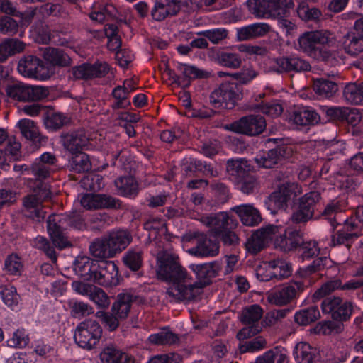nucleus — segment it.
Segmentation results:
<instances>
[{
	"mask_svg": "<svg viewBox=\"0 0 363 363\" xmlns=\"http://www.w3.org/2000/svg\"><path fill=\"white\" fill-rule=\"evenodd\" d=\"M157 263L158 279L171 284L166 291L170 301H191L202 293L205 282L192 281L191 276L179 263L178 255L172 250L159 252Z\"/></svg>",
	"mask_w": 363,
	"mask_h": 363,
	"instance_id": "f257e3e1",
	"label": "nucleus"
},
{
	"mask_svg": "<svg viewBox=\"0 0 363 363\" xmlns=\"http://www.w3.org/2000/svg\"><path fill=\"white\" fill-rule=\"evenodd\" d=\"M250 12L258 18L286 16L294 6L292 0H248Z\"/></svg>",
	"mask_w": 363,
	"mask_h": 363,
	"instance_id": "f03ea898",
	"label": "nucleus"
},
{
	"mask_svg": "<svg viewBox=\"0 0 363 363\" xmlns=\"http://www.w3.org/2000/svg\"><path fill=\"white\" fill-rule=\"evenodd\" d=\"M242 98V88L233 82L221 83L211 94L210 102L215 108L232 109Z\"/></svg>",
	"mask_w": 363,
	"mask_h": 363,
	"instance_id": "7ed1b4c3",
	"label": "nucleus"
},
{
	"mask_svg": "<svg viewBox=\"0 0 363 363\" xmlns=\"http://www.w3.org/2000/svg\"><path fill=\"white\" fill-rule=\"evenodd\" d=\"M101 336L102 328L99 323L89 318L77 325L74 333V340L79 347L91 350L97 346Z\"/></svg>",
	"mask_w": 363,
	"mask_h": 363,
	"instance_id": "20e7f679",
	"label": "nucleus"
},
{
	"mask_svg": "<svg viewBox=\"0 0 363 363\" xmlns=\"http://www.w3.org/2000/svg\"><path fill=\"white\" fill-rule=\"evenodd\" d=\"M307 286L302 279L293 280L269 292L267 299L272 305L284 306L296 299Z\"/></svg>",
	"mask_w": 363,
	"mask_h": 363,
	"instance_id": "39448f33",
	"label": "nucleus"
},
{
	"mask_svg": "<svg viewBox=\"0 0 363 363\" xmlns=\"http://www.w3.org/2000/svg\"><path fill=\"white\" fill-rule=\"evenodd\" d=\"M70 223L71 218L66 215H52L48 217V233L53 245L59 250L72 245L64 233Z\"/></svg>",
	"mask_w": 363,
	"mask_h": 363,
	"instance_id": "423d86ee",
	"label": "nucleus"
},
{
	"mask_svg": "<svg viewBox=\"0 0 363 363\" xmlns=\"http://www.w3.org/2000/svg\"><path fill=\"white\" fill-rule=\"evenodd\" d=\"M6 93L13 100L26 102L42 100L47 97L49 91L43 86L16 83L8 86Z\"/></svg>",
	"mask_w": 363,
	"mask_h": 363,
	"instance_id": "0eeeda50",
	"label": "nucleus"
},
{
	"mask_svg": "<svg viewBox=\"0 0 363 363\" xmlns=\"http://www.w3.org/2000/svg\"><path fill=\"white\" fill-rule=\"evenodd\" d=\"M302 192L301 186L296 183L286 182L279 186L269 198V204L277 210L284 209L288 202L296 198Z\"/></svg>",
	"mask_w": 363,
	"mask_h": 363,
	"instance_id": "6e6552de",
	"label": "nucleus"
},
{
	"mask_svg": "<svg viewBox=\"0 0 363 363\" xmlns=\"http://www.w3.org/2000/svg\"><path fill=\"white\" fill-rule=\"evenodd\" d=\"M265 128V119L257 115L242 117L240 120L225 126L227 130L247 135H259L264 130Z\"/></svg>",
	"mask_w": 363,
	"mask_h": 363,
	"instance_id": "1a4fd4ad",
	"label": "nucleus"
},
{
	"mask_svg": "<svg viewBox=\"0 0 363 363\" xmlns=\"http://www.w3.org/2000/svg\"><path fill=\"white\" fill-rule=\"evenodd\" d=\"M18 72L29 78L45 80L50 77L49 72L44 62L34 55L22 57L18 64Z\"/></svg>",
	"mask_w": 363,
	"mask_h": 363,
	"instance_id": "9d476101",
	"label": "nucleus"
},
{
	"mask_svg": "<svg viewBox=\"0 0 363 363\" xmlns=\"http://www.w3.org/2000/svg\"><path fill=\"white\" fill-rule=\"evenodd\" d=\"M323 313L330 314L333 320L345 321L352 313V304L344 301L340 297L333 296L325 298L321 303Z\"/></svg>",
	"mask_w": 363,
	"mask_h": 363,
	"instance_id": "9b49d317",
	"label": "nucleus"
},
{
	"mask_svg": "<svg viewBox=\"0 0 363 363\" xmlns=\"http://www.w3.org/2000/svg\"><path fill=\"white\" fill-rule=\"evenodd\" d=\"M320 199V194L318 191H311L306 194L299 200L298 208L295 211L291 220L294 223H303L311 220L314 214L317 203Z\"/></svg>",
	"mask_w": 363,
	"mask_h": 363,
	"instance_id": "f8f14e48",
	"label": "nucleus"
},
{
	"mask_svg": "<svg viewBox=\"0 0 363 363\" xmlns=\"http://www.w3.org/2000/svg\"><path fill=\"white\" fill-rule=\"evenodd\" d=\"M279 232V227L269 225L256 230L246 242V248L251 254L256 255L264 249L272 236Z\"/></svg>",
	"mask_w": 363,
	"mask_h": 363,
	"instance_id": "ddd939ff",
	"label": "nucleus"
},
{
	"mask_svg": "<svg viewBox=\"0 0 363 363\" xmlns=\"http://www.w3.org/2000/svg\"><path fill=\"white\" fill-rule=\"evenodd\" d=\"M269 273L263 274L264 269L259 267L257 269V277L260 281H267L272 278L279 279L289 277L291 274V265L283 259H274L267 263Z\"/></svg>",
	"mask_w": 363,
	"mask_h": 363,
	"instance_id": "4468645a",
	"label": "nucleus"
},
{
	"mask_svg": "<svg viewBox=\"0 0 363 363\" xmlns=\"http://www.w3.org/2000/svg\"><path fill=\"white\" fill-rule=\"evenodd\" d=\"M179 69L184 75V78L178 77L174 72L169 69L165 70V73L172 79V84H176L183 87L188 86L190 84V80L192 79H205L210 76L208 72L200 69L194 66L181 65Z\"/></svg>",
	"mask_w": 363,
	"mask_h": 363,
	"instance_id": "2eb2a0df",
	"label": "nucleus"
},
{
	"mask_svg": "<svg viewBox=\"0 0 363 363\" xmlns=\"http://www.w3.org/2000/svg\"><path fill=\"white\" fill-rule=\"evenodd\" d=\"M60 138L64 148L72 155L81 152L89 142L83 129L62 133Z\"/></svg>",
	"mask_w": 363,
	"mask_h": 363,
	"instance_id": "dca6fc26",
	"label": "nucleus"
},
{
	"mask_svg": "<svg viewBox=\"0 0 363 363\" xmlns=\"http://www.w3.org/2000/svg\"><path fill=\"white\" fill-rule=\"evenodd\" d=\"M299 49L309 57L317 61L328 62L333 57V52L329 50H317L313 47L311 31H306L298 39Z\"/></svg>",
	"mask_w": 363,
	"mask_h": 363,
	"instance_id": "f3484780",
	"label": "nucleus"
},
{
	"mask_svg": "<svg viewBox=\"0 0 363 363\" xmlns=\"http://www.w3.org/2000/svg\"><path fill=\"white\" fill-rule=\"evenodd\" d=\"M303 242V233L296 229L287 228L283 234L277 236L274 241L276 249L287 252L295 250Z\"/></svg>",
	"mask_w": 363,
	"mask_h": 363,
	"instance_id": "a211bd4d",
	"label": "nucleus"
},
{
	"mask_svg": "<svg viewBox=\"0 0 363 363\" xmlns=\"http://www.w3.org/2000/svg\"><path fill=\"white\" fill-rule=\"evenodd\" d=\"M110 70L109 65L105 62H97L93 65L83 64L75 67L72 74L76 79H89L104 77Z\"/></svg>",
	"mask_w": 363,
	"mask_h": 363,
	"instance_id": "6ab92c4d",
	"label": "nucleus"
},
{
	"mask_svg": "<svg viewBox=\"0 0 363 363\" xmlns=\"http://www.w3.org/2000/svg\"><path fill=\"white\" fill-rule=\"evenodd\" d=\"M180 9L179 0H155L151 10V16L155 21H162L169 16L177 15Z\"/></svg>",
	"mask_w": 363,
	"mask_h": 363,
	"instance_id": "aec40b11",
	"label": "nucleus"
},
{
	"mask_svg": "<svg viewBox=\"0 0 363 363\" xmlns=\"http://www.w3.org/2000/svg\"><path fill=\"white\" fill-rule=\"evenodd\" d=\"M275 69L278 72H298L310 70L311 65L306 60L297 55H291L276 59Z\"/></svg>",
	"mask_w": 363,
	"mask_h": 363,
	"instance_id": "412c9836",
	"label": "nucleus"
},
{
	"mask_svg": "<svg viewBox=\"0 0 363 363\" xmlns=\"http://www.w3.org/2000/svg\"><path fill=\"white\" fill-rule=\"evenodd\" d=\"M80 203L84 208L88 210L119 206V200L106 194H86L82 196Z\"/></svg>",
	"mask_w": 363,
	"mask_h": 363,
	"instance_id": "4be33fe9",
	"label": "nucleus"
},
{
	"mask_svg": "<svg viewBox=\"0 0 363 363\" xmlns=\"http://www.w3.org/2000/svg\"><path fill=\"white\" fill-rule=\"evenodd\" d=\"M196 245L190 250V252L199 257H214L219 253L218 243L212 241L204 233L195 235Z\"/></svg>",
	"mask_w": 363,
	"mask_h": 363,
	"instance_id": "5701e85b",
	"label": "nucleus"
},
{
	"mask_svg": "<svg viewBox=\"0 0 363 363\" xmlns=\"http://www.w3.org/2000/svg\"><path fill=\"white\" fill-rule=\"evenodd\" d=\"M17 125L22 135L35 145L39 147L46 143L47 137L40 133L39 128L33 121L23 118L18 122Z\"/></svg>",
	"mask_w": 363,
	"mask_h": 363,
	"instance_id": "b1692460",
	"label": "nucleus"
},
{
	"mask_svg": "<svg viewBox=\"0 0 363 363\" xmlns=\"http://www.w3.org/2000/svg\"><path fill=\"white\" fill-rule=\"evenodd\" d=\"M319 121V115L306 107L296 108L291 111L288 116L289 123L299 126L317 123Z\"/></svg>",
	"mask_w": 363,
	"mask_h": 363,
	"instance_id": "393cba45",
	"label": "nucleus"
},
{
	"mask_svg": "<svg viewBox=\"0 0 363 363\" xmlns=\"http://www.w3.org/2000/svg\"><path fill=\"white\" fill-rule=\"evenodd\" d=\"M189 267L199 279L198 281L194 282H205V286L210 284V279L217 276L221 269L220 264L216 262L205 264H192Z\"/></svg>",
	"mask_w": 363,
	"mask_h": 363,
	"instance_id": "a878e982",
	"label": "nucleus"
},
{
	"mask_svg": "<svg viewBox=\"0 0 363 363\" xmlns=\"http://www.w3.org/2000/svg\"><path fill=\"white\" fill-rule=\"evenodd\" d=\"M231 210L240 218L242 223L247 226L258 225L262 217L259 211L250 204H242L233 207Z\"/></svg>",
	"mask_w": 363,
	"mask_h": 363,
	"instance_id": "bb28decb",
	"label": "nucleus"
},
{
	"mask_svg": "<svg viewBox=\"0 0 363 363\" xmlns=\"http://www.w3.org/2000/svg\"><path fill=\"white\" fill-rule=\"evenodd\" d=\"M25 215L32 220L40 222L46 215L41 205V201L37 195H28L23 201Z\"/></svg>",
	"mask_w": 363,
	"mask_h": 363,
	"instance_id": "cd10ccee",
	"label": "nucleus"
},
{
	"mask_svg": "<svg viewBox=\"0 0 363 363\" xmlns=\"http://www.w3.org/2000/svg\"><path fill=\"white\" fill-rule=\"evenodd\" d=\"M99 358L102 363H135V362L134 357L112 345L104 347L99 354Z\"/></svg>",
	"mask_w": 363,
	"mask_h": 363,
	"instance_id": "c85d7f7f",
	"label": "nucleus"
},
{
	"mask_svg": "<svg viewBox=\"0 0 363 363\" xmlns=\"http://www.w3.org/2000/svg\"><path fill=\"white\" fill-rule=\"evenodd\" d=\"M293 354L297 363H320L316 350L306 342L298 343Z\"/></svg>",
	"mask_w": 363,
	"mask_h": 363,
	"instance_id": "c756f323",
	"label": "nucleus"
},
{
	"mask_svg": "<svg viewBox=\"0 0 363 363\" xmlns=\"http://www.w3.org/2000/svg\"><path fill=\"white\" fill-rule=\"evenodd\" d=\"M135 299L136 296L130 293H120L112 306L111 312L120 319H125L130 311L131 304Z\"/></svg>",
	"mask_w": 363,
	"mask_h": 363,
	"instance_id": "7c9ffc66",
	"label": "nucleus"
},
{
	"mask_svg": "<svg viewBox=\"0 0 363 363\" xmlns=\"http://www.w3.org/2000/svg\"><path fill=\"white\" fill-rule=\"evenodd\" d=\"M327 262L326 257H320L313 261V264L303 269H300L296 275L298 276L307 286L313 284L318 279V271L323 268Z\"/></svg>",
	"mask_w": 363,
	"mask_h": 363,
	"instance_id": "2f4dec72",
	"label": "nucleus"
},
{
	"mask_svg": "<svg viewBox=\"0 0 363 363\" xmlns=\"http://www.w3.org/2000/svg\"><path fill=\"white\" fill-rule=\"evenodd\" d=\"M114 184L118 194L122 196L135 198L139 192L138 183L132 176L120 177Z\"/></svg>",
	"mask_w": 363,
	"mask_h": 363,
	"instance_id": "473e14b6",
	"label": "nucleus"
},
{
	"mask_svg": "<svg viewBox=\"0 0 363 363\" xmlns=\"http://www.w3.org/2000/svg\"><path fill=\"white\" fill-rule=\"evenodd\" d=\"M342 48L347 54L356 56L363 52V37L351 30L342 37Z\"/></svg>",
	"mask_w": 363,
	"mask_h": 363,
	"instance_id": "72a5a7b5",
	"label": "nucleus"
},
{
	"mask_svg": "<svg viewBox=\"0 0 363 363\" xmlns=\"http://www.w3.org/2000/svg\"><path fill=\"white\" fill-rule=\"evenodd\" d=\"M284 153V148L278 147L257 155L255 161L260 167L272 168L283 159Z\"/></svg>",
	"mask_w": 363,
	"mask_h": 363,
	"instance_id": "f704fd0d",
	"label": "nucleus"
},
{
	"mask_svg": "<svg viewBox=\"0 0 363 363\" xmlns=\"http://www.w3.org/2000/svg\"><path fill=\"white\" fill-rule=\"evenodd\" d=\"M107 238L115 255L125 250L132 241L130 233L123 230L112 232Z\"/></svg>",
	"mask_w": 363,
	"mask_h": 363,
	"instance_id": "c9c22d12",
	"label": "nucleus"
},
{
	"mask_svg": "<svg viewBox=\"0 0 363 363\" xmlns=\"http://www.w3.org/2000/svg\"><path fill=\"white\" fill-rule=\"evenodd\" d=\"M237 225V220L230 217L226 212H220L215 214V220L211 231L216 237L228 229L235 228Z\"/></svg>",
	"mask_w": 363,
	"mask_h": 363,
	"instance_id": "e433bc0d",
	"label": "nucleus"
},
{
	"mask_svg": "<svg viewBox=\"0 0 363 363\" xmlns=\"http://www.w3.org/2000/svg\"><path fill=\"white\" fill-rule=\"evenodd\" d=\"M44 59L52 65L65 67L70 64L71 59L62 50L46 48L43 51Z\"/></svg>",
	"mask_w": 363,
	"mask_h": 363,
	"instance_id": "4c0bfd02",
	"label": "nucleus"
},
{
	"mask_svg": "<svg viewBox=\"0 0 363 363\" xmlns=\"http://www.w3.org/2000/svg\"><path fill=\"white\" fill-rule=\"evenodd\" d=\"M320 318V311L316 306H311L296 311L294 321L299 325H308Z\"/></svg>",
	"mask_w": 363,
	"mask_h": 363,
	"instance_id": "58836bf2",
	"label": "nucleus"
},
{
	"mask_svg": "<svg viewBox=\"0 0 363 363\" xmlns=\"http://www.w3.org/2000/svg\"><path fill=\"white\" fill-rule=\"evenodd\" d=\"M263 315V309L258 304L245 307L240 313V320L245 325H259Z\"/></svg>",
	"mask_w": 363,
	"mask_h": 363,
	"instance_id": "ea45409f",
	"label": "nucleus"
},
{
	"mask_svg": "<svg viewBox=\"0 0 363 363\" xmlns=\"http://www.w3.org/2000/svg\"><path fill=\"white\" fill-rule=\"evenodd\" d=\"M111 247V246L108 238H104L93 242L90 245L89 250L94 257L104 259L115 256Z\"/></svg>",
	"mask_w": 363,
	"mask_h": 363,
	"instance_id": "a19ab883",
	"label": "nucleus"
},
{
	"mask_svg": "<svg viewBox=\"0 0 363 363\" xmlns=\"http://www.w3.org/2000/svg\"><path fill=\"white\" fill-rule=\"evenodd\" d=\"M25 44L17 39H7L0 43V62H4L9 56L22 52Z\"/></svg>",
	"mask_w": 363,
	"mask_h": 363,
	"instance_id": "79ce46f5",
	"label": "nucleus"
},
{
	"mask_svg": "<svg viewBox=\"0 0 363 363\" xmlns=\"http://www.w3.org/2000/svg\"><path fill=\"white\" fill-rule=\"evenodd\" d=\"M313 47L318 50H328L326 47L333 45L335 42V35L328 30H316L311 31Z\"/></svg>",
	"mask_w": 363,
	"mask_h": 363,
	"instance_id": "37998d69",
	"label": "nucleus"
},
{
	"mask_svg": "<svg viewBox=\"0 0 363 363\" xmlns=\"http://www.w3.org/2000/svg\"><path fill=\"white\" fill-rule=\"evenodd\" d=\"M313 90L320 96L330 98L337 91L338 86L332 81L319 78L313 82Z\"/></svg>",
	"mask_w": 363,
	"mask_h": 363,
	"instance_id": "c03bdc74",
	"label": "nucleus"
},
{
	"mask_svg": "<svg viewBox=\"0 0 363 363\" xmlns=\"http://www.w3.org/2000/svg\"><path fill=\"white\" fill-rule=\"evenodd\" d=\"M343 95L350 104H360L363 101V82L347 84L344 89Z\"/></svg>",
	"mask_w": 363,
	"mask_h": 363,
	"instance_id": "a18cd8bd",
	"label": "nucleus"
},
{
	"mask_svg": "<svg viewBox=\"0 0 363 363\" xmlns=\"http://www.w3.org/2000/svg\"><path fill=\"white\" fill-rule=\"evenodd\" d=\"M297 14L304 21H318L322 17V12L316 7H311L305 2L301 1L296 9Z\"/></svg>",
	"mask_w": 363,
	"mask_h": 363,
	"instance_id": "49530a36",
	"label": "nucleus"
},
{
	"mask_svg": "<svg viewBox=\"0 0 363 363\" xmlns=\"http://www.w3.org/2000/svg\"><path fill=\"white\" fill-rule=\"evenodd\" d=\"M267 347V341L263 336H257L250 340L240 342L238 348L241 353L255 352Z\"/></svg>",
	"mask_w": 363,
	"mask_h": 363,
	"instance_id": "de8ad7c7",
	"label": "nucleus"
},
{
	"mask_svg": "<svg viewBox=\"0 0 363 363\" xmlns=\"http://www.w3.org/2000/svg\"><path fill=\"white\" fill-rule=\"evenodd\" d=\"M286 360L287 356L285 352L282 350L275 347L259 356L255 363H285Z\"/></svg>",
	"mask_w": 363,
	"mask_h": 363,
	"instance_id": "09e8293b",
	"label": "nucleus"
},
{
	"mask_svg": "<svg viewBox=\"0 0 363 363\" xmlns=\"http://www.w3.org/2000/svg\"><path fill=\"white\" fill-rule=\"evenodd\" d=\"M143 254L140 249H130L125 254L123 261L129 269L138 271L143 264Z\"/></svg>",
	"mask_w": 363,
	"mask_h": 363,
	"instance_id": "8fccbe9b",
	"label": "nucleus"
},
{
	"mask_svg": "<svg viewBox=\"0 0 363 363\" xmlns=\"http://www.w3.org/2000/svg\"><path fill=\"white\" fill-rule=\"evenodd\" d=\"M149 340L155 345H170L177 343L179 338L177 334L167 330H162L157 333L151 335L149 337Z\"/></svg>",
	"mask_w": 363,
	"mask_h": 363,
	"instance_id": "3c124183",
	"label": "nucleus"
},
{
	"mask_svg": "<svg viewBox=\"0 0 363 363\" xmlns=\"http://www.w3.org/2000/svg\"><path fill=\"white\" fill-rule=\"evenodd\" d=\"M69 118L60 113H49L44 119V124L46 128L52 130H58L69 123Z\"/></svg>",
	"mask_w": 363,
	"mask_h": 363,
	"instance_id": "603ef678",
	"label": "nucleus"
},
{
	"mask_svg": "<svg viewBox=\"0 0 363 363\" xmlns=\"http://www.w3.org/2000/svg\"><path fill=\"white\" fill-rule=\"evenodd\" d=\"M227 171L231 176L242 179L247 175V161L244 159L229 160L227 163Z\"/></svg>",
	"mask_w": 363,
	"mask_h": 363,
	"instance_id": "864d4df0",
	"label": "nucleus"
},
{
	"mask_svg": "<svg viewBox=\"0 0 363 363\" xmlns=\"http://www.w3.org/2000/svg\"><path fill=\"white\" fill-rule=\"evenodd\" d=\"M74 155L70 160V164L74 172L78 173L86 172L91 169V164L88 155L82 152Z\"/></svg>",
	"mask_w": 363,
	"mask_h": 363,
	"instance_id": "5fc2aeb1",
	"label": "nucleus"
},
{
	"mask_svg": "<svg viewBox=\"0 0 363 363\" xmlns=\"http://www.w3.org/2000/svg\"><path fill=\"white\" fill-rule=\"evenodd\" d=\"M128 95L129 94L121 86L115 87L112 91L115 101L111 108L113 110L128 108L130 105V101L128 99Z\"/></svg>",
	"mask_w": 363,
	"mask_h": 363,
	"instance_id": "6e6d98bb",
	"label": "nucleus"
},
{
	"mask_svg": "<svg viewBox=\"0 0 363 363\" xmlns=\"http://www.w3.org/2000/svg\"><path fill=\"white\" fill-rule=\"evenodd\" d=\"M94 264L95 261L89 259V257H81L77 259L74 264V269L80 277L84 278L85 280H87L92 272L91 270H93Z\"/></svg>",
	"mask_w": 363,
	"mask_h": 363,
	"instance_id": "4d7b16f0",
	"label": "nucleus"
},
{
	"mask_svg": "<svg viewBox=\"0 0 363 363\" xmlns=\"http://www.w3.org/2000/svg\"><path fill=\"white\" fill-rule=\"evenodd\" d=\"M99 269H101L104 277H106L108 284H113L117 281L118 274V267L113 261H102L99 264Z\"/></svg>",
	"mask_w": 363,
	"mask_h": 363,
	"instance_id": "13d9d810",
	"label": "nucleus"
},
{
	"mask_svg": "<svg viewBox=\"0 0 363 363\" xmlns=\"http://www.w3.org/2000/svg\"><path fill=\"white\" fill-rule=\"evenodd\" d=\"M217 62L222 66L232 69H238L242 64V60L238 54L225 52L218 55Z\"/></svg>",
	"mask_w": 363,
	"mask_h": 363,
	"instance_id": "bf43d9fd",
	"label": "nucleus"
},
{
	"mask_svg": "<svg viewBox=\"0 0 363 363\" xmlns=\"http://www.w3.org/2000/svg\"><path fill=\"white\" fill-rule=\"evenodd\" d=\"M342 281L340 279L330 280L324 283L319 289H318L313 294L314 299H320L327 295L331 294L336 289H341Z\"/></svg>",
	"mask_w": 363,
	"mask_h": 363,
	"instance_id": "052dcab7",
	"label": "nucleus"
},
{
	"mask_svg": "<svg viewBox=\"0 0 363 363\" xmlns=\"http://www.w3.org/2000/svg\"><path fill=\"white\" fill-rule=\"evenodd\" d=\"M23 268L20 257L14 254L9 255L4 262V269L9 274L19 275Z\"/></svg>",
	"mask_w": 363,
	"mask_h": 363,
	"instance_id": "680f3d73",
	"label": "nucleus"
},
{
	"mask_svg": "<svg viewBox=\"0 0 363 363\" xmlns=\"http://www.w3.org/2000/svg\"><path fill=\"white\" fill-rule=\"evenodd\" d=\"M29 342V337L25 329H17L13 336L7 340V344L11 347H23Z\"/></svg>",
	"mask_w": 363,
	"mask_h": 363,
	"instance_id": "e2e57ef3",
	"label": "nucleus"
},
{
	"mask_svg": "<svg viewBox=\"0 0 363 363\" xmlns=\"http://www.w3.org/2000/svg\"><path fill=\"white\" fill-rule=\"evenodd\" d=\"M35 245L38 249L43 250L53 263H56L57 257L54 247L50 245V242L44 237L38 236L35 239Z\"/></svg>",
	"mask_w": 363,
	"mask_h": 363,
	"instance_id": "0e129e2a",
	"label": "nucleus"
},
{
	"mask_svg": "<svg viewBox=\"0 0 363 363\" xmlns=\"http://www.w3.org/2000/svg\"><path fill=\"white\" fill-rule=\"evenodd\" d=\"M1 295L4 303L9 307L17 306L20 300V296L13 286H5L1 291Z\"/></svg>",
	"mask_w": 363,
	"mask_h": 363,
	"instance_id": "69168bd1",
	"label": "nucleus"
},
{
	"mask_svg": "<svg viewBox=\"0 0 363 363\" xmlns=\"http://www.w3.org/2000/svg\"><path fill=\"white\" fill-rule=\"evenodd\" d=\"M25 172H27L30 176H34L37 181H41L50 177V169L45 164H34L30 167H26Z\"/></svg>",
	"mask_w": 363,
	"mask_h": 363,
	"instance_id": "338daca9",
	"label": "nucleus"
},
{
	"mask_svg": "<svg viewBox=\"0 0 363 363\" xmlns=\"http://www.w3.org/2000/svg\"><path fill=\"white\" fill-rule=\"evenodd\" d=\"M89 297L99 308H106L110 304L109 298L106 294L101 289L95 286Z\"/></svg>",
	"mask_w": 363,
	"mask_h": 363,
	"instance_id": "774afa93",
	"label": "nucleus"
}]
</instances>
